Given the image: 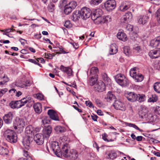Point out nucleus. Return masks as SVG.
<instances>
[{
  "mask_svg": "<svg viewBox=\"0 0 160 160\" xmlns=\"http://www.w3.org/2000/svg\"><path fill=\"white\" fill-rule=\"evenodd\" d=\"M125 96L129 101L132 102L136 101L141 102L145 100V96L144 95L137 94L134 92H127L125 93Z\"/></svg>",
  "mask_w": 160,
  "mask_h": 160,
  "instance_id": "f257e3e1",
  "label": "nucleus"
},
{
  "mask_svg": "<svg viewBox=\"0 0 160 160\" xmlns=\"http://www.w3.org/2000/svg\"><path fill=\"white\" fill-rule=\"evenodd\" d=\"M31 98L26 97L19 100L12 101L9 103V106L13 109L19 108L24 106L27 103H30L31 101Z\"/></svg>",
  "mask_w": 160,
  "mask_h": 160,
  "instance_id": "f03ea898",
  "label": "nucleus"
},
{
  "mask_svg": "<svg viewBox=\"0 0 160 160\" xmlns=\"http://www.w3.org/2000/svg\"><path fill=\"white\" fill-rule=\"evenodd\" d=\"M3 135L6 140L11 143H15L17 142L18 138L17 134L11 130H6L4 132Z\"/></svg>",
  "mask_w": 160,
  "mask_h": 160,
  "instance_id": "7ed1b4c3",
  "label": "nucleus"
},
{
  "mask_svg": "<svg viewBox=\"0 0 160 160\" xmlns=\"http://www.w3.org/2000/svg\"><path fill=\"white\" fill-rule=\"evenodd\" d=\"M115 79L116 82L122 87H125L129 83L128 79L123 75L121 74L116 75L115 77Z\"/></svg>",
  "mask_w": 160,
  "mask_h": 160,
  "instance_id": "20e7f679",
  "label": "nucleus"
},
{
  "mask_svg": "<svg viewBox=\"0 0 160 160\" xmlns=\"http://www.w3.org/2000/svg\"><path fill=\"white\" fill-rule=\"evenodd\" d=\"M137 68L134 67L131 69L130 71V76L135 79L137 82H141L142 81L143 77L141 74L136 72Z\"/></svg>",
  "mask_w": 160,
  "mask_h": 160,
  "instance_id": "39448f33",
  "label": "nucleus"
},
{
  "mask_svg": "<svg viewBox=\"0 0 160 160\" xmlns=\"http://www.w3.org/2000/svg\"><path fill=\"white\" fill-rule=\"evenodd\" d=\"M25 121L24 119L19 117H16L14 122V128L17 129L20 128L22 130L25 126Z\"/></svg>",
  "mask_w": 160,
  "mask_h": 160,
  "instance_id": "423d86ee",
  "label": "nucleus"
},
{
  "mask_svg": "<svg viewBox=\"0 0 160 160\" xmlns=\"http://www.w3.org/2000/svg\"><path fill=\"white\" fill-rule=\"evenodd\" d=\"M79 16L83 19H86L91 16L92 12L90 9L86 7L82 8L81 10Z\"/></svg>",
  "mask_w": 160,
  "mask_h": 160,
  "instance_id": "0eeeda50",
  "label": "nucleus"
},
{
  "mask_svg": "<svg viewBox=\"0 0 160 160\" xmlns=\"http://www.w3.org/2000/svg\"><path fill=\"white\" fill-rule=\"evenodd\" d=\"M102 14V10L100 9H96L91 14L92 19L95 21L96 22L98 23L99 21L102 19L101 16Z\"/></svg>",
  "mask_w": 160,
  "mask_h": 160,
  "instance_id": "6e6552de",
  "label": "nucleus"
},
{
  "mask_svg": "<svg viewBox=\"0 0 160 160\" xmlns=\"http://www.w3.org/2000/svg\"><path fill=\"white\" fill-rule=\"evenodd\" d=\"M33 140V138L30 135H26L23 138L22 143L24 147L27 150H28L30 147L31 142Z\"/></svg>",
  "mask_w": 160,
  "mask_h": 160,
  "instance_id": "1a4fd4ad",
  "label": "nucleus"
},
{
  "mask_svg": "<svg viewBox=\"0 0 160 160\" xmlns=\"http://www.w3.org/2000/svg\"><path fill=\"white\" fill-rule=\"evenodd\" d=\"M106 10L111 11L114 9L116 7V2L114 0H108L104 3Z\"/></svg>",
  "mask_w": 160,
  "mask_h": 160,
  "instance_id": "9d476101",
  "label": "nucleus"
},
{
  "mask_svg": "<svg viewBox=\"0 0 160 160\" xmlns=\"http://www.w3.org/2000/svg\"><path fill=\"white\" fill-rule=\"evenodd\" d=\"M95 91L98 92H102L106 89L105 85L102 81H100L95 84L94 86Z\"/></svg>",
  "mask_w": 160,
  "mask_h": 160,
  "instance_id": "9b49d317",
  "label": "nucleus"
},
{
  "mask_svg": "<svg viewBox=\"0 0 160 160\" xmlns=\"http://www.w3.org/2000/svg\"><path fill=\"white\" fill-rule=\"evenodd\" d=\"M33 139L37 144L41 145L43 143L44 137L42 134L38 133L35 135Z\"/></svg>",
  "mask_w": 160,
  "mask_h": 160,
  "instance_id": "f8f14e48",
  "label": "nucleus"
},
{
  "mask_svg": "<svg viewBox=\"0 0 160 160\" xmlns=\"http://www.w3.org/2000/svg\"><path fill=\"white\" fill-rule=\"evenodd\" d=\"M149 55L152 58H157L160 56V48L152 50L149 52Z\"/></svg>",
  "mask_w": 160,
  "mask_h": 160,
  "instance_id": "ddd939ff",
  "label": "nucleus"
},
{
  "mask_svg": "<svg viewBox=\"0 0 160 160\" xmlns=\"http://www.w3.org/2000/svg\"><path fill=\"white\" fill-rule=\"evenodd\" d=\"M132 18L133 16L132 13L128 12L123 16L122 21L124 23H127L130 22L132 19Z\"/></svg>",
  "mask_w": 160,
  "mask_h": 160,
  "instance_id": "4468645a",
  "label": "nucleus"
},
{
  "mask_svg": "<svg viewBox=\"0 0 160 160\" xmlns=\"http://www.w3.org/2000/svg\"><path fill=\"white\" fill-rule=\"evenodd\" d=\"M113 106L116 109L120 110L122 111H125L126 109L123 103L119 100L115 101L113 104Z\"/></svg>",
  "mask_w": 160,
  "mask_h": 160,
  "instance_id": "2eb2a0df",
  "label": "nucleus"
},
{
  "mask_svg": "<svg viewBox=\"0 0 160 160\" xmlns=\"http://www.w3.org/2000/svg\"><path fill=\"white\" fill-rule=\"evenodd\" d=\"M130 7V3L129 2L123 1L119 7V9L121 11L124 12L127 10Z\"/></svg>",
  "mask_w": 160,
  "mask_h": 160,
  "instance_id": "dca6fc26",
  "label": "nucleus"
},
{
  "mask_svg": "<svg viewBox=\"0 0 160 160\" xmlns=\"http://www.w3.org/2000/svg\"><path fill=\"white\" fill-rule=\"evenodd\" d=\"M68 146L67 144H65L62 148V152L63 156L65 158L68 157L70 156L69 154L70 153V151L68 152L69 148L68 147Z\"/></svg>",
  "mask_w": 160,
  "mask_h": 160,
  "instance_id": "f3484780",
  "label": "nucleus"
},
{
  "mask_svg": "<svg viewBox=\"0 0 160 160\" xmlns=\"http://www.w3.org/2000/svg\"><path fill=\"white\" fill-rule=\"evenodd\" d=\"M12 117L13 114L10 112L4 115L3 118V120L5 123L9 124L11 123Z\"/></svg>",
  "mask_w": 160,
  "mask_h": 160,
  "instance_id": "a211bd4d",
  "label": "nucleus"
},
{
  "mask_svg": "<svg viewBox=\"0 0 160 160\" xmlns=\"http://www.w3.org/2000/svg\"><path fill=\"white\" fill-rule=\"evenodd\" d=\"M60 69L63 72L66 73L68 76L72 75V71L69 67H65L63 65H61L60 67Z\"/></svg>",
  "mask_w": 160,
  "mask_h": 160,
  "instance_id": "6ab92c4d",
  "label": "nucleus"
},
{
  "mask_svg": "<svg viewBox=\"0 0 160 160\" xmlns=\"http://www.w3.org/2000/svg\"><path fill=\"white\" fill-rule=\"evenodd\" d=\"M51 148L56 155L60 151V148L58 142H53L51 144Z\"/></svg>",
  "mask_w": 160,
  "mask_h": 160,
  "instance_id": "aec40b11",
  "label": "nucleus"
},
{
  "mask_svg": "<svg viewBox=\"0 0 160 160\" xmlns=\"http://www.w3.org/2000/svg\"><path fill=\"white\" fill-rule=\"evenodd\" d=\"M48 114L50 118L52 120L55 121H59V118L57 116L56 113L53 110L50 109L48 110Z\"/></svg>",
  "mask_w": 160,
  "mask_h": 160,
  "instance_id": "412c9836",
  "label": "nucleus"
},
{
  "mask_svg": "<svg viewBox=\"0 0 160 160\" xmlns=\"http://www.w3.org/2000/svg\"><path fill=\"white\" fill-rule=\"evenodd\" d=\"M52 132L51 127L48 126L47 128L44 129L43 130V136L46 138H48L50 137L51 133Z\"/></svg>",
  "mask_w": 160,
  "mask_h": 160,
  "instance_id": "4be33fe9",
  "label": "nucleus"
},
{
  "mask_svg": "<svg viewBox=\"0 0 160 160\" xmlns=\"http://www.w3.org/2000/svg\"><path fill=\"white\" fill-rule=\"evenodd\" d=\"M148 18V16L147 15L141 16L138 18V22L140 24H144L147 22Z\"/></svg>",
  "mask_w": 160,
  "mask_h": 160,
  "instance_id": "5701e85b",
  "label": "nucleus"
},
{
  "mask_svg": "<svg viewBox=\"0 0 160 160\" xmlns=\"http://www.w3.org/2000/svg\"><path fill=\"white\" fill-rule=\"evenodd\" d=\"M23 155L25 158H21L18 159V160H32V157L30 156V153L28 151L23 150Z\"/></svg>",
  "mask_w": 160,
  "mask_h": 160,
  "instance_id": "b1692460",
  "label": "nucleus"
},
{
  "mask_svg": "<svg viewBox=\"0 0 160 160\" xmlns=\"http://www.w3.org/2000/svg\"><path fill=\"white\" fill-rule=\"evenodd\" d=\"M16 85L21 88H24L30 85V82L28 81H27L22 82L20 81H18L16 82Z\"/></svg>",
  "mask_w": 160,
  "mask_h": 160,
  "instance_id": "393cba45",
  "label": "nucleus"
},
{
  "mask_svg": "<svg viewBox=\"0 0 160 160\" xmlns=\"http://www.w3.org/2000/svg\"><path fill=\"white\" fill-rule=\"evenodd\" d=\"M35 112L37 113H40L42 111V107L41 103H36L33 106Z\"/></svg>",
  "mask_w": 160,
  "mask_h": 160,
  "instance_id": "a878e982",
  "label": "nucleus"
},
{
  "mask_svg": "<svg viewBox=\"0 0 160 160\" xmlns=\"http://www.w3.org/2000/svg\"><path fill=\"white\" fill-rule=\"evenodd\" d=\"M112 20L111 17L110 16H104L102 19H100L98 23H107L111 22Z\"/></svg>",
  "mask_w": 160,
  "mask_h": 160,
  "instance_id": "bb28decb",
  "label": "nucleus"
},
{
  "mask_svg": "<svg viewBox=\"0 0 160 160\" xmlns=\"http://www.w3.org/2000/svg\"><path fill=\"white\" fill-rule=\"evenodd\" d=\"M117 37L119 40L123 41H125L127 40V36L123 32H118L117 34Z\"/></svg>",
  "mask_w": 160,
  "mask_h": 160,
  "instance_id": "cd10ccee",
  "label": "nucleus"
},
{
  "mask_svg": "<svg viewBox=\"0 0 160 160\" xmlns=\"http://www.w3.org/2000/svg\"><path fill=\"white\" fill-rule=\"evenodd\" d=\"M118 51V48L115 44H112L110 47V54L111 55L116 54Z\"/></svg>",
  "mask_w": 160,
  "mask_h": 160,
  "instance_id": "c85d7f7f",
  "label": "nucleus"
},
{
  "mask_svg": "<svg viewBox=\"0 0 160 160\" xmlns=\"http://www.w3.org/2000/svg\"><path fill=\"white\" fill-rule=\"evenodd\" d=\"M98 68L97 67H92L90 70V76L98 78Z\"/></svg>",
  "mask_w": 160,
  "mask_h": 160,
  "instance_id": "c756f323",
  "label": "nucleus"
},
{
  "mask_svg": "<svg viewBox=\"0 0 160 160\" xmlns=\"http://www.w3.org/2000/svg\"><path fill=\"white\" fill-rule=\"evenodd\" d=\"M160 42V40L158 39H155L152 40L150 42V46L152 48H156L158 46Z\"/></svg>",
  "mask_w": 160,
  "mask_h": 160,
  "instance_id": "7c9ffc66",
  "label": "nucleus"
},
{
  "mask_svg": "<svg viewBox=\"0 0 160 160\" xmlns=\"http://www.w3.org/2000/svg\"><path fill=\"white\" fill-rule=\"evenodd\" d=\"M70 155L69 157L71 158L72 160H75L76 159L78 156V154L77 152L75 150L72 149L70 151Z\"/></svg>",
  "mask_w": 160,
  "mask_h": 160,
  "instance_id": "2f4dec72",
  "label": "nucleus"
},
{
  "mask_svg": "<svg viewBox=\"0 0 160 160\" xmlns=\"http://www.w3.org/2000/svg\"><path fill=\"white\" fill-rule=\"evenodd\" d=\"M108 101L110 102L112 100H115V96L113 95L111 92H108L107 94V96L105 98Z\"/></svg>",
  "mask_w": 160,
  "mask_h": 160,
  "instance_id": "473e14b6",
  "label": "nucleus"
},
{
  "mask_svg": "<svg viewBox=\"0 0 160 160\" xmlns=\"http://www.w3.org/2000/svg\"><path fill=\"white\" fill-rule=\"evenodd\" d=\"M33 128L31 125L28 126L26 128L25 132L27 134L26 135H30L31 137L33 134Z\"/></svg>",
  "mask_w": 160,
  "mask_h": 160,
  "instance_id": "72a5a7b5",
  "label": "nucleus"
},
{
  "mask_svg": "<svg viewBox=\"0 0 160 160\" xmlns=\"http://www.w3.org/2000/svg\"><path fill=\"white\" fill-rule=\"evenodd\" d=\"M8 150L6 148L0 146V154L3 156L8 155Z\"/></svg>",
  "mask_w": 160,
  "mask_h": 160,
  "instance_id": "f704fd0d",
  "label": "nucleus"
},
{
  "mask_svg": "<svg viewBox=\"0 0 160 160\" xmlns=\"http://www.w3.org/2000/svg\"><path fill=\"white\" fill-rule=\"evenodd\" d=\"M123 51L124 54L127 56L129 57L131 55V51L129 47H124L123 48Z\"/></svg>",
  "mask_w": 160,
  "mask_h": 160,
  "instance_id": "c9c22d12",
  "label": "nucleus"
},
{
  "mask_svg": "<svg viewBox=\"0 0 160 160\" xmlns=\"http://www.w3.org/2000/svg\"><path fill=\"white\" fill-rule=\"evenodd\" d=\"M57 133H62L65 132L66 129L64 127L57 126L54 128Z\"/></svg>",
  "mask_w": 160,
  "mask_h": 160,
  "instance_id": "e433bc0d",
  "label": "nucleus"
},
{
  "mask_svg": "<svg viewBox=\"0 0 160 160\" xmlns=\"http://www.w3.org/2000/svg\"><path fill=\"white\" fill-rule=\"evenodd\" d=\"M98 78L95 77H94L90 76V79L89 80V83L90 85L91 86L94 85L95 83L98 80Z\"/></svg>",
  "mask_w": 160,
  "mask_h": 160,
  "instance_id": "4c0bfd02",
  "label": "nucleus"
},
{
  "mask_svg": "<svg viewBox=\"0 0 160 160\" xmlns=\"http://www.w3.org/2000/svg\"><path fill=\"white\" fill-rule=\"evenodd\" d=\"M154 90L157 92L160 93V83L156 82L153 85Z\"/></svg>",
  "mask_w": 160,
  "mask_h": 160,
  "instance_id": "58836bf2",
  "label": "nucleus"
},
{
  "mask_svg": "<svg viewBox=\"0 0 160 160\" xmlns=\"http://www.w3.org/2000/svg\"><path fill=\"white\" fill-rule=\"evenodd\" d=\"M72 9L70 6H68L67 5L65 6L64 12L66 14H69L71 12Z\"/></svg>",
  "mask_w": 160,
  "mask_h": 160,
  "instance_id": "ea45409f",
  "label": "nucleus"
},
{
  "mask_svg": "<svg viewBox=\"0 0 160 160\" xmlns=\"http://www.w3.org/2000/svg\"><path fill=\"white\" fill-rule=\"evenodd\" d=\"M42 122L43 125V126L46 127L47 126L45 125L46 124H48L50 122V120L49 117H46L43 118L42 121Z\"/></svg>",
  "mask_w": 160,
  "mask_h": 160,
  "instance_id": "a19ab883",
  "label": "nucleus"
},
{
  "mask_svg": "<svg viewBox=\"0 0 160 160\" xmlns=\"http://www.w3.org/2000/svg\"><path fill=\"white\" fill-rule=\"evenodd\" d=\"M8 80L7 77L4 76L2 78H0V86L3 85Z\"/></svg>",
  "mask_w": 160,
  "mask_h": 160,
  "instance_id": "79ce46f5",
  "label": "nucleus"
},
{
  "mask_svg": "<svg viewBox=\"0 0 160 160\" xmlns=\"http://www.w3.org/2000/svg\"><path fill=\"white\" fill-rule=\"evenodd\" d=\"M152 97H150L148 101L149 102H156L158 99V97L155 94H152L151 96Z\"/></svg>",
  "mask_w": 160,
  "mask_h": 160,
  "instance_id": "37998d69",
  "label": "nucleus"
},
{
  "mask_svg": "<svg viewBox=\"0 0 160 160\" xmlns=\"http://www.w3.org/2000/svg\"><path fill=\"white\" fill-rule=\"evenodd\" d=\"M67 5H68V6H70L72 9H73L76 8L77 4L76 2L72 1L67 4Z\"/></svg>",
  "mask_w": 160,
  "mask_h": 160,
  "instance_id": "c03bdc74",
  "label": "nucleus"
},
{
  "mask_svg": "<svg viewBox=\"0 0 160 160\" xmlns=\"http://www.w3.org/2000/svg\"><path fill=\"white\" fill-rule=\"evenodd\" d=\"M79 14L80 15L79 11L76 12L74 13H73V15L72 18V19L74 21H76L79 18H80L77 15Z\"/></svg>",
  "mask_w": 160,
  "mask_h": 160,
  "instance_id": "a18cd8bd",
  "label": "nucleus"
},
{
  "mask_svg": "<svg viewBox=\"0 0 160 160\" xmlns=\"http://www.w3.org/2000/svg\"><path fill=\"white\" fill-rule=\"evenodd\" d=\"M108 156L111 159H113L116 158L117 154L116 153L112 152L108 154Z\"/></svg>",
  "mask_w": 160,
  "mask_h": 160,
  "instance_id": "49530a36",
  "label": "nucleus"
},
{
  "mask_svg": "<svg viewBox=\"0 0 160 160\" xmlns=\"http://www.w3.org/2000/svg\"><path fill=\"white\" fill-rule=\"evenodd\" d=\"M102 0H91L90 2L91 4L97 5L101 3Z\"/></svg>",
  "mask_w": 160,
  "mask_h": 160,
  "instance_id": "de8ad7c7",
  "label": "nucleus"
},
{
  "mask_svg": "<svg viewBox=\"0 0 160 160\" xmlns=\"http://www.w3.org/2000/svg\"><path fill=\"white\" fill-rule=\"evenodd\" d=\"M55 54H53V53L51 54L49 53H45V57L48 59H52L55 56Z\"/></svg>",
  "mask_w": 160,
  "mask_h": 160,
  "instance_id": "09e8293b",
  "label": "nucleus"
},
{
  "mask_svg": "<svg viewBox=\"0 0 160 160\" xmlns=\"http://www.w3.org/2000/svg\"><path fill=\"white\" fill-rule=\"evenodd\" d=\"M128 126L130 127H132L137 130H139L140 132H143V130L140 129L139 128H138L135 124H134L131 123H128Z\"/></svg>",
  "mask_w": 160,
  "mask_h": 160,
  "instance_id": "8fccbe9b",
  "label": "nucleus"
},
{
  "mask_svg": "<svg viewBox=\"0 0 160 160\" xmlns=\"http://www.w3.org/2000/svg\"><path fill=\"white\" fill-rule=\"evenodd\" d=\"M155 16L157 18V20L158 22L160 23V8L158 9L157 10Z\"/></svg>",
  "mask_w": 160,
  "mask_h": 160,
  "instance_id": "3c124183",
  "label": "nucleus"
},
{
  "mask_svg": "<svg viewBox=\"0 0 160 160\" xmlns=\"http://www.w3.org/2000/svg\"><path fill=\"white\" fill-rule=\"evenodd\" d=\"M48 9L49 12H53L54 10V5L53 4L49 5L48 7Z\"/></svg>",
  "mask_w": 160,
  "mask_h": 160,
  "instance_id": "603ef678",
  "label": "nucleus"
},
{
  "mask_svg": "<svg viewBox=\"0 0 160 160\" xmlns=\"http://www.w3.org/2000/svg\"><path fill=\"white\" fill-rule=\"evenodd\" d=\"M143 110H141L139 112V116L141 117V118H143V117L145 116V115L147 113V111L144 112Z\"/></svg>",
  "mask_w": 160,
  "mask_h": 160,
  "instance_id": "864d4df0",
  "label": "nucleus"
},
{
  "mask_svg": "<svg viewBox=\"0 0 160 160\" xmlns=\"http://www.w3.org/2000/svg\"><path fill=\"white\" fill-rule=\"evenodd\" d=\"M64 26L66 28H69L72 27V24L69 21H67L65 22Z\"/></svg>",
  "mask_w": 160,
  "mask_h": 160,
  "instance_id": "5fc2aeb1",
  "label": "nucleus"
},
{
  "mask_svg": "<svg viewBox=\"0 0 160 160\" xmlns=\"http://www.w3.org/2000/svg\"><path fill=\"white\" fill-rule=\"evenodd\" d=\"M155 112L159 115H160V107L156 106L154 108Z\"/></svg>",
  "mask_w": 160,
  "mask_h": 160,
  "instance_id": "6e6d98bb",
  "label": "nucleus"
},
{
  "mask_svg": "<svg viewBox=\"0 0 160 160\" xmlns=\"http://www.w3.org/2000/svg\"><path fill=\"white\" fill-rule=\"evenodd\" d=\"M36 97L38 99L41 100H42L44 99L43 96L42 94L39 93L36 94Z\"/></svg>",
  "mask_w": 160,
  "mask_h": 160,
  "instance_id": "4d7b16f0",
  "label": "nucleus"
},
{
  "mask_svg": "<svg viewBox=\"0 0 160 160\" xmlns=\"http://www.w3.org/2000/svg\"><path fill=\"white\" fill-rule=\"evenodd\" d=\"M85 104L87 106H88L89 107H92L93 108H94L93 105L90 101H86L85 102Z\"/></svg>",
  "mask_w": 160,
  "mask_h": 160,
  "instance_id": "13d9d810",
  "label": "nucleus"
},
{
  "mask_svg": "<svg viewBox=\"0 0 160 160\" xmlns=\"http://www.w3.org/2000/svg\"><path fill=\"white\" fill-rule=\"evenodd\" d=\"M126 29L129 31H132L133 30V26L130 24H128L126 27Z\"/></svg>",
  "mask_w": 160,
  "mask_h": 160,
  "instance_id": "bf43d9fd",
  "label": "nucleus"
},
{
  "mask_svg": "<svg viewBox=\"0 0 160 160\" xmlns=\"http://www.w3.org/2000/svg\"><path fill=\"white\" fill-rule=\"evenodd\" d=\"M5 53L6 54H8L9 55H11L12 56H17L18 55V54L16 53L13 52L12 53L11 52H9L8 51L6 50L5 51Z\"/></svg>",
  "mask_w": 160,
  "mask_h": 160,
  "instance_id": "052dcab7",
  "label": "nucleus"
},
{
  "mask_svg": "<svg viewBox=\"0 0 160 160\" xmlns=\"http://www.w3.org/2000/svg\"><path fill=\"white\" fill-rule=\"evenodd\" d=\"M66 2L67 1L66 0H63L60 2V5L61 7H62L63 6L65 7V6L67 5L66 4Z\"/></svg>",
  "mask_w": 160,
  "mask_h": 160,
  "instance_id": "680f3d73",
  "label": "nucleus"
},
{
  "mask_svg": "<svg viewBox=\"0 0 160 160\" xmlns=\"http://www.w3.org/2000/svg\"><path fill=\"white\" fill-rule=\"evenodd\" d=\"M95 102L99 106H101L102 105L101 102L99 99H96L95 100Z\"/></svg>",
  "mask_w": 160,
  "mask_h": 160,
  "instance_id": "e2e57ef3",
  "label": "nucleus"
},
{
  "mask_svg": "<svg viewBox=\"0 0 160 160\" xmlns=\"http://www.w3.org/2000/svg\"><path fill=\"white\" fill-rule=\"evenodd\" d=\"M108 136L107 134L106 133H104L102 135V138L105 141H107L108 139L107 138Z\"/></svg>",
  "mask_w": 160,
  "mask_h": 160,
  "instance_id": "0e129e2a",
  "label": "nucleus"
},
{
  "mask_svg": "<svg viewBox=\"0 0 160 160\" xmlns=\"http://www.w3.org/2000/svg\"><path fill=\"white\" fill-rule=\"evenodd\" d=\"M0 90L2 96L3 94H5L8 91V89L7 88H4Z\"/></svg>",
  "mask_w": 160,
  "mask_h": 160,
  "instance_id": "69168bd1",
  "label": "nucleus"
},
{
  "mask_svg": "<svg viewBox=\"0 0 160 160\" xmlns=\"http://www.w3.org/2000/svg\"><path fill=\"white\" fill-rule=\"evenodd\" d=\"M134 49L135 51H136L138 52H139L141 51L140 48L139 46H137L136 47H135L134 48Z\"/></svg>",
  "mask_w": 160,
  "mask_h": 160,
  "instance_id": "338daca9",
  "label": "nucleus"
},
{
  "mask_svg": "<svg viewBox=\"0 0 160 160\" xmlns=\"http://www.w3.org/2000/svg\"><path fill=\"white\" fill-rule=\"evenodd\" d=\"M28 61L30 62H32L35 64H37V62H38V60H35L32 59H29Z\"/></svg>",
  "mask_w": 160,
  "mask_h": 160,
  "instance_id": "774afa93",
  "label": "nucleus"
}]
</instances>
